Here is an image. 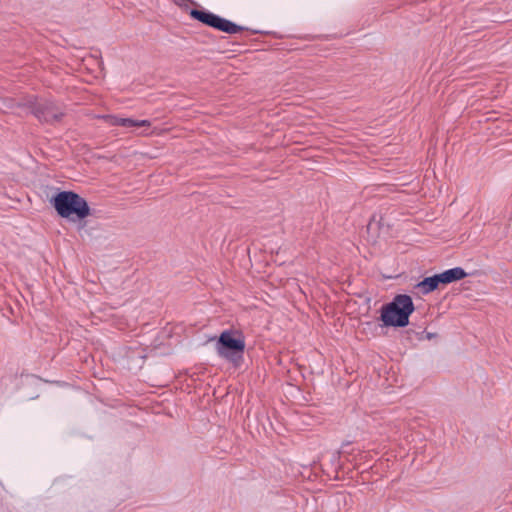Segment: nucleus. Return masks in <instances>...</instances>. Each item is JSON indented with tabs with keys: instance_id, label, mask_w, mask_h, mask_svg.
I'll list each match as a JSON object with an SVG mask.
<instances>
[{
	"instance_id": "obj_1",
	"label": "nucleus",
	"mask_w": 512,
	"mask_h": 512,
	"mask_svg": "<svg viewBox=\"0 0 512 512\" xmlns=\"http://www.w3.org/2000/svg\"><path fill=\"white\" fill-rule=\"evenodd\" d=\"M49 202L59 217L71 222H80L92 215L87 200L72 190H59Z\"/></svg>"
},
{
	"instance_id": "obj_2",
	"label": "nucleus",
	"mask_w": 512,
	"mask_h": 512,
	"mask_svg": "<svg viewBox=\"0 0 512 512\" xmlns=\"http://www.w3.org/2000/svg\"><path fill=\"white\" fill-rule=\"evenodd\" d=\"M215 341V350L217 355L238 369L244 362L245 336L239 329L223 330L218 337H212Z\"/></svg>"
},
{
	"instance_id": "obj_3",
	"label": "nucleus",
	"mask_w": 512,
	"mask_h": 512,
	"mask_svg": "<svg viewBox=\"0 0 512 512\" xmlns=\"http://www.w3.org/2000/svg\"><path fill=\"white\" fill-rule=\"evenodd\" d=\"M415 311L413 299L408 294H397L381 306L379 321L382 327L404 328L409 325L410 316Z\"/></svg>"
},
{
	"instance_id": "obj_4",
	"label": "nucleus",
	"mask_w": 512,
	"mask_h": 512,
	"mask_svg": "<svg viewBox=\"0 0 512 512\" xmlns=\"http://www.w3.org/2000/svg\"><path fill=\"white\" fill-rule=\"evenodd\" d=\"M26 107L41 123L54 125L65 116L64 111L52 99L32 97L27 100Z\"/></svg>"
},
{
	"instance_id": "obj_5",
	"label": "nucleus",
	"mask_w": 512,
	"mask_h": 512,
	"mask_svg": "<svg viewBox=\"0 0 512 512\" xmlns=\"http://www.w3.org/2000/svg\"><path fill=\"white\" fill-rule=\"evenodd\" d=\"M189 16L208 27L230 35L248 30V28L240 26L204 8H192L189 12Z\"/></svg>"
},
{
	"instance_id": "obj_6",
	"label": "nucleus",
	"mask_w": 512,
	"mask_h": 512,
	"mask_svg": "<svg viewBox=\"0 0 512 512\" xmlns=\"http://www.w3.org/2000/svg\"><path fill=\"white\" fill-rule=\"evenodd\" d=\"M442 287L440 277L438 274L423 278V280L416 283L413 287L415 293L427 295Z\"/></svg>"
},
{
	"instance_id": "obj_7",
	"label": "nucleus",
	"mask_w": 512,
	"mask_h": 512,
	"mask_svg": "<svg viewBox=\"0 0 512 512\" xmlns=\"http://www.w3.org/2000/svg\"><path fill=\"white\" fill-rule=\"evenodd\" d=\"M437 274L440 277L442 287L460 281L468 276V273H466L462 267L450 268Z\"/></svg>"
},
{
	"instance_id": "obj_8",
	"label": "nucleus",
	"mask_w": 512,
	"mask_h": 512,
	"mask_svg": "<svg viewBox=\"0 0 512 512\" xmlns=\"http://www.w3.org/2000/svg\"><path fill=\"white\" fill-rule=\"evenodd\" d=\"M113 125L121 126L125 128H132V127H145L150 126L151 122L149 120H136L132 118H121V117H113Z\"/></svg>"
},
{
	"instance_id": "obj_9",
	"label": "nucleus",
	"mask_w": 512,
	"mask_h": 512,
	"mask_svg": "<svg viewBox=\"0 0 512 512\" xmlns=\"http://www.w3.org/2000/svg\"><path fill=\"white\" fill-rule=\"evenodd\" d=\"M436 336H437V334H436V333L428 332V333L426 334V338H427V339H429V340H430V339L435 338Z\"/></svg>"
},
{
	"instance_id": "obj_10",
	"label": "nucleus",
	"mask_w": 512,
	"mask_h": 512,
	"mask_svg": "<svg viewBox=\"0 0 512 512\" xmlns=\"http://www.w3.org/2000/svg\"><path fill=\"white\" fill-rule=\"evenodd\" d=\"M373 221H374V219H372V220L369 222V224H368V229H371V228H372V226H373Z\"/></svg>"
},
{
	"instance_id": "obj_11",
	"label": "nucleus",
	"mask_w": 512,
	"mask_h": 512,
	"mask_svg": "<svg viewBox=\"0 0 512 512\" xmlns=\"http://www.w3.org/2000/svg\"><path fill=\"white\" fill-rule=\"evenodd\" d=\"M251 32H252L253 34H257V33H259V31H257V30H252Z\"/></svg>"
}]
</instances>
